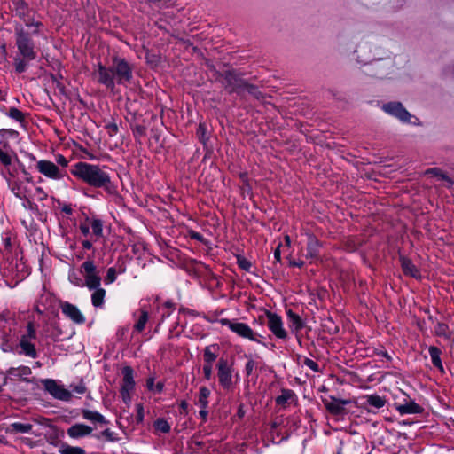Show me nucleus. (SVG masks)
<instances>
[{
	"instance_id": "1",
	"label": "nucleus",
	"mask_w": 454,
	"mask_h": 454,
	"mask_svg": "<svg viewBox=\"0 0 454 454\" xmlns=\"http://www.w3.org/2000/svg\"><path fill=\"white\" fill-rule=\"evenodd\" d=\"M354 59L360 65L371 67L370 74L378 78L388 75L394 67L391 55L376 45L361 43L353 52Z\"/></svg>"
},
{
	"instance_id": "2",
	"label": "nucleus",
	"mask_w": 454,
	"mask_h": 454,
	"mask_svg": "<svg viewBox=\"0 0 454 454\" xmlns=\"http://www.w3.org/2000/svg\"><path fill=\"white\" fill-rule=\"evenodd\" d=\"M106 168L104 166L80 161L74 165L71 173L90 186L103 188L106 192L113 193L114 187Z\"/></svg>"
},
{
	"instance_id": "3",
	"label": "nucleus",
	"mask_w": 454,
	"mask_h": 454,
	"mask_svg": "<svg viewBox=\"0 0 454 454\" xmlns=\"http://www.w3.org/2000/svg\"><path fill=\"white\" fill-rule=\"evenodd\" d=\"M16 44L18 53L14 58V67L16 72L21 74L27 70L28 63L34 60L37 54L32 40L22 30L17 34Z\"/></svg>"
},
{
	"instance_id": "4",
	"label": "nucleus",
	"mask_w": 454,
	"mask_h": 454,
	"mask_svg": "<svg viewBox=\"0 0 454 454\" xmlns=\"http://www.w3.org/2000/svg\"><path fill=\"white\" fill-rule=\"evenodd\" d=\"M257 324L266 325L278 339L286 340L288 336L281 317L265 309H257Z\"/></svg>"
},
{
	"instance_id": "5",
	"label": "nucleus",
	"mask_w": 454,
	"mask_h": 454,
	"mask_svg": "<svg viewBox=\"0 0 454 454\" xmlns=\"http://www.w3.org/2000/svg\"><path fill=\"white\" fill-rule=\"evenodd\" d=\"M82 273L84 276V286H87L90 290L100 286L101 278L98 275L96 266L92 261L88 260L82 263Z\"/></svg>"
},
{
	"instance_id": "6",
	"label": "nucleus",
	"mask_w": 454,
	"mask_h": 454,
	"mask_svg": "<svg viewBox=\"0 0 454 454\" xmlns=\"http://www.w3.org/2000/svg\"><path fill=\"white\" fill-rule=\"evenodd\" d=\"M36 169L40 174L52 180H60L65 174V171L60 169L56 163L48 160H38Z\"/></svg>"
},
{
	"instance_id": "7",
	"label": "nucleus",
	"mask_w": 454,
	"mask_h": 454,
	"mask_svg": "<svg viewBox=\"0 0 454 454\" xmlns=\"http://www.w3.org/2000/svg\"><path fill=\"white\" fill-rule=\"evenodd\" d=\"M122 383L121 386V395L125 403L129 404L131 402V394L135 387L134 372L133 370L126 366L122 369Z\"/></svg>"
},
{
	"instance_id": "8",
	"label": "nucleus",
	"mask_w": 454,
	"mask_h": 454,
	"mask_svg": "<svg viewBox=\"0 0 454 454\" xmlns=\"http://www.w3.org/2000/svg\"><path fill=\"white\" fill-rule=\"evenodd\" d=\"M93 75L99 83L111 90L114 88L116 79L114 68H107L98 63L94 68Z\"/></svg>"
},
{
	"instance_id": "9",
	"label": "nucleus",
	"mask_w": 454,
	"mask_h": 454,
	"mask_svg": "<svg viewBox=\"0 0 454 454\" xmlns=\"http://www.w3.org/2000/svg\"><path fill=\"white\" fill-rule=\"evenodd\" d=\"M219 323L222 325L227 326L231 331L238 334L242 338H246L248 340H254V333L253 330L246 324L238 322L235 320H230L227 318H222L219 320Z\"/></svg>"
},
{
	"instance_id": "10",
	"label": "nucleus",
	"mask_w": 454,
	"mask_h": 454,
	"mask_svg": "<svg viewBox=\"0 0 454 454\" xmlns=\"http://www.w3.org/2000/svg\"><path fill=\"white\" fill-rule=\"evenodd\" d=\"M44 388L49 392L54 398L61 401H69L72 397L70 391L66 389L63 386L59 385L54 380H43L42 381Z\"/></svg>"
},
{
	"instance_id": "11",
	"label": "nucleus",
	"mask_w": 454,
	"mask_h": 454,
	"mask_svg": "<svg viewBox=\"0 0 454 454\" xmlns=\"http://www.w3.org/2000/svg\"><path fill=\"white\" fill-rule=\"evenodd\" d=\"M382 109L396 117L403 122H411L412 115L403 106L400 102H390L383 105Z\"/></svg>"
},
{
	"instance_id": "12",
	"label": "nucleus",
	"mask_w": 454,
	"mask_h": 454,
	"mask_svg": "<svg viewBox=\"0 0 454 454\" xmlns=\"http://www.w3.org/2000/svg\"><path fill=\"white\" fill-rule=\"evenodd\" d=\"M12 4L16 14L23 20L26 26L30 27L35 25L38 27L37 23H34L33 15L29 10L28 4L24 0H13Z\"/></svg>"
},
{
	"instance_id": "13",
	"label": "nucleus",
	"mask_w": 454,
	"mask_h": 454,
	"mask_svg": "<svg viewBox=\"0 0 454 454\" xmlns=\"http://www.w3.org/2000/svg\"><path fill=\"white\" fill-rule=\"evenodd\" d=\"M93 428L83 423H75L67 429V435L73 440H79L92 434Z\"/></svg>"
},
{
	"instance_id": "14",
	"label": "nucleus",
	"mask_w": 454,
	"mask_h": 454,
	"mask_svg": "<svg viewBox=\"0 0 454 454\" xmlns=\"http://www.w3.org/2000/svg\"><path fill=\"white\" fill-rule=\"evenodd\" d=\"M349 403V400L338 399L334 396L323 399L325 407L333 415L343 414L345 411V405L348 404Z\"/></svg>"
},
{
	"instance_id": "15",
	"label": "nucleus",
	"mask_w": 454,
	"mask_h": 454,
	"mask_svg": "<svg viewBox=\"0 0 454 454\" xmlns=\"http://www.w3.org/2000/svg\"><path fill=\"white\" fill-rule=\"evenodd\" d=\"M60 308L62 313L75 324H82L85 322V317L76 306L69 302H63Z\"/></svg>"
},
{
	"instance_id": "16",
	"label": "nucleus",
	"mask_w": 454,
	"mask_h": 454,
	"mask_svg": "<svg viewBox=\"0 0 454 454\" xmlns=\"http://www.w3.org/2000/svg\"><path fill=\"white\" fill-rule=\"evenodd\" d=\"M114 70L115 73V79L117 83L129 82L132 77L131 70L128 63L124 60L116 61Z\"/></svg>"
},
{
	"instance_id": "17",
	"label": "nucleus",
	"mask_w": 454,
	"mask_h": 454,
	"mask_svg": "<svg viewBox=\"0 0 454 454\" xmlns=\"http://www.w3.org/2000/svg\"><path fill=\"white\" fill-rule=\"evenodd\" d=\"M8 184L12 191V192L19 199L25 200H30V195L32 192V188L28 187L27 184L25 182H19V183H11V180L9 179Z\"/></svg>"
},
{
	"instance_id": "18",
	"label": "nucleus",
	"mask_w": 454,
	"mask_h": 454,
	"mask_svg": "<svg viewBox=\"0 0 454 454\" xmlns=\"http://www.w3.org/2000/svg\"><path fill=\"white\" fill-rule=\"evenodd\" d=\"M217 367L220 384L224 388H229L232 383V377L228 363L224 360H220L217 364Z\"/></svg>"
},
{
	"instance_id": "19",
	"label": "nucleus",
	"mask_w": 454,
	"mask_h": 454,
	"mask_svg": "<svg viewBox=\"0 0 454 454\" xmlns=\"http://www.w3.org/2000/svg\"><path fill=\"white\" fill-rule=\"evenodd\" d=\"M133 317L136 319L134 330L139 333L143 332L145 328L146 323L149 320V314L147 309L142 306L140 309L134 312Z\"/></svg>"
},
{
	"instance_id": "20",
	"label": "nucleus",
	"mask_w": 454,
	"mask_h": 454,
	"mask_svg": "<svg viewBox=\"0 0 454 454\" xmlns=\"http://www.w3.org/2000/svg\"><path fill=\"white\" fill-rule=\"evenodd\" d=\"M320 242L313 235L308 236L306 258L316 260L319 256Z\"/></svg>"
},
{
	"instance_id": "21",
	"label": "nucleus",
	"mask_w": 454,
	"mask_h": 454,
	"mask_svg": "<svg viewBox=\"0 0 454 454\" xmlns=\"http://www.w3.org/2000/svg\"><path fill=\"white\" fill-rule=\"evenodd\" d=\"M0 162L3 164L4 168L2 170L1 174L5 178L6 181H9V176H13L12 172L11 171V165L12 162V155L7 152L0 149Z\"/></svg>"
},
{
	"instance_id": "22",
	"label": "nucleus",
	"mask_w": 454,
	"mask_h": 454,
	"mask_svg": "<svg viewBox=\"0 0 454 454\" xmlns=\"http://www.w3.org/2000/svg\"><path fill=\"white\" fill-rule=\"evenodd\" d=\"M396 410L401 415L419 414L423 411V408L414 401H411L403 404H399L396 406Z\"/></svg>"
},
{
	"instance_id": "23",
	"label": "nucleus",
	"mask_w": 454,
	"mask_h": 454,
	"mask_svg": "<svg viewBox=\"0 0 454 454\" xmlns=\"http://www.w3.org/2000/svg\"><path fill=\"white\" fill-rule=\"evenodd\" d=\"M400 262H401L402 270L405 275L411 276L415 278H418L420 277L419 270L412 263V262L410 259H408L404 256H402L400 258Z\"/></svg>"
},
{
	"instance_id": "24",
	"label": "nucleus",
	"mask_w": 454,
	"mask_h": 454,
	"mask_svg": "<svg viewBox=\"0 0 454 454\" xmlns=\"http://www.w3.org/2000/svg\"><path fill=\"white\" fill-rule=\"evenodd\" d=\"M20 347L24 355L32 358L36 357L37 353L35 345L32 343V340L21 337L20 340Z\"/></svg>"
},
{
	"instance_id": "25",
	"label": "nucleus",
	"mask_w": 454,
	"mask_h": 454,
	"mask_svg": "<svg viewBox=\"0 0 454 454\" xmlns=\"http://www.w3.org/2000/svg\"><path fill=\"white\" fill-rule=\"evenodd\" d=\"M32 427L33 426L30 423L14 422L6 428V432L10 434H29L32 433Z\"/></svg>"
},
{
	"instance_id": "26",
	"label": "nucleus",
	"mask_w": 454,
	"mask_h": 454,
	"mask_svg": "<svg viewBox=\"0 0 454 454\" xmlns=\"http://www.w3.org/2000/svg\"><path fill=\"white\" fill-rule=\"evenodd\" d=\"M82 418L86 420H89L93 423H98V424H106L107 420L106 418L96 411L91 410H82Z\"/></svg>"
},
{
	"instance_id": "27",
	"label": "nucleus",
	"mask_w": 454,
	"mask_h": 454,
	"mask_svg": "<svg viewBox=\"0 0 454 454\" xmlns=\"http://www.w3.org/2000/svg\"><path fill=\"white\" fill-rule=\"evenodd\" d=\"M428 352H429V355H430V357H431V360H432V364L441 372H443L444 369H443V365H442V360H441V357H440L441 354H442V351L437 347L430 346L428 348Z\"/></svg>"
},
{
	"instance_id": "28",
	"label": "nucleus",
	"mask_w": 454,
	"mask_h": 454,
	"mask_svg": "<svg viewBox=\"0 0 454 454\" xmlns=\"http://www.w3.org/2000/svg\"><path fill=\"white\" fill-rule=\"evenodd\" d=\"M287 317L290 321V328L294 331H300L303 328L304 324L299 315L289 309L287 311Z\"/></svg>"
},
{
	"instance_id": "29",
	"label": "nucleus",
	"mask_w": 454,
	"mask_h": 454,
	"mask_svg": "<svg viewBox=\"0 0 454 454\" xmlns=\"http://www.w3.org/2000/svg\"><path fill=\"white\" fill-rule=\"evenodd\" d=\"M294 396H295V395H294V391L289 390V389H284V390H282L281 395L276 398V403L278 405L285 406V405L290 403L291 402H293L294 399Z\"/></svg>"
},
{
	"instance_id": "30",
	"label": "nucleus",
	"mask_w": 454,
	"mask_h": 454,
	"mask_svg": "<svg viewBox=\"0 0 454 454\" xmlns=\"http://www.w3.org/2000/svg\"><path fill=\"white\" fill-rule=\"evenodd\" d=\"M94 292L91 295V302L94 307H100L104 303L106 291L103 288L98 287L93 289Z\"/></svg>"
},
{
	"instance_id": "31",
	"label": "nucleus",
	"mask_w": 454,
	"mask_h": 454,
	"mask_svg": "<svg viewBox=\"0 0 454 454\" xmlns=\"http://www.w3.org/2000/svg\"><path fill=\"white\" fill-rule=\"evenodd\" d=\"M209 395L210 390L206 387H201L198 395L197 405L200 408H207Z\"/></svg>"
},
{
	"instance_id": "32",
	"label": "nucleus",
	"mask_w": 454,
	"mask_h": 454,
	"mask_svg": "<svg viewBox=\"0 0 454 454\" xmlns=\"http://www.w3.org/2000/svg\"><path fill=\"white\" fill-rule=\"evenodd\" d=\"M365 398L369 405L377 409H380L386 404V399L379 395H368Z\"/></svg>"
},
{
	"instance_id": "33",
	"label": "nucleus",
	"mask_w": 454,
	"mask_h": 454,
	"mask_svg": "<svg viewBox=\"0 0 454 454\" xmlns=\"http://www.w3.org/2000/svg\"><path fill=\"white\" fill-rule=\"evenodd\" d=\"M5 115L15 120L16 121L22 122L24 121V114L21 111L15 107H12L9 110L4 108L1 110Z\"/></svg>"
},
{
	"instance_id": "34",
	"label": "nucleus",
	"mask_w": 454,
	"mask_h": 454,
	"mask_svg": "<svg viewBox=\"0 0 454 454\" xmlns=\"http://www.w3.org/2000/svg\"><path fill=\"white\" fill-rule=\"evenodd\" d=\"M47 193L41 187H34L31 192L30 200L43 201L46 200Z\"/></svg>"
},
{
	"instance_id": "35",
	"label": "nucleus",
	"mask_w": 454,
	"mask_h": 454,
	"mask_svg": "<svg viewBox=\"0 0 454 454\" xmlns=\"http://www.w3.org/2000/svg\"><path fill=\"white\" fill-rule=\"evenodd\" d=\"M68 280L71 284H73L75 286L82 287L84 286V282L82 278L78 276L76 271L74 270H70L68 273Z\"/></svg>"
},
{
	"instance_id": "36",
	"label": "nucleus",
	"mask_w": 454,
	"mask_h": 454,
	"mask_svg": "<svg viewBox=\"0 0 454 454\" xmlns=\"http://www.w3.org/2000/svg\"><path fill=\"white\" fill-rule=\"evenodd\" d=\"M90 228L95 236L101 237L103 235V223L99 219H92Z\"/></svg>"
},
{
	"instance_id": "37",
	"label": "nucleus",
	"mask_w": 454,
	"mask_h": 454,
	"mask_svg": "<svg viewBox=\"0 0 454 454\" xmlns=\"http://www.w3.org/2000/svg\"><path fill=\"white\" fill-rule=\"evenodd\" d=\"M435 333L438 336H443L446 339L450 338V333L449 326L444 323H438L435 326Z\"/></svg>"
},
{
	"instance_id": "38",
	"label": "nucleus",
	"mask_w": 454,
	"mask_h": 454,
	"mask_svg": "<svg viewBox=\"0 0 454 454\" xmlns=\"http://www.w3.org/2000/svg\"><path fill=\"white\" fill-rule=\"evenodd\" d=\"M426 174H431L436 177H438L439 179H442V180H444L446 182H448L449 184H452V181L450 180V178H449L440 168H429L426 171Z\"/></svg>"
},
{
	"instance_id": "39",
	"label": "nucleus",
	"mask_w": 454,
	"mask_h": 454,
	"mask_svg": "<svg viewBox=\"0 0 454 454\" xmlns=\"http://www.w3.org/2000/svg\"><path fill=\"white\" fill-rule=\"evenodd\" d=\"M154 427L156 430L162 432V433H168L170 430L169 424L164 419H158L154 422Z\"/></svg>"
},
{
	"instance_id": "40",
	"label": "nucleus",
	"mask_w": 454,
	"mask_h": 454,
	"mask_svg": "<svg viewBox=\"0 0 454 454\" xmlns=\"http://www.w3.org/2000/svg\"><path fill=\"white\" fill-rule=\"evenodd\" d=\"M61 454H85V450L81 447L63 446L60 450Z\"/></svg>"
},
{
	"instance_id": "41",
	"label": "nucleus",
	"mask_w": 454,
	"mask_h": 454,
	"mask_svg": "<svg viewBox=\"0 0 454 454\" xmlns=\"http://www.w3.org/2000/svg\"><path fill=\"white\" fill-rule=\"evenodd\" d=\"M204 359L206 364H212L216 359V355L212 351L210 347H207L204 351Z\"/></svg>"
},
{
	"instance_id": "42",
	"label": "nucleus",
	"mask_w": 454,
	"mask_h": 454,
	"mask_svg": "<svg viewBox=\"0 0 454 454\" xmlns=\"http://www.w3.org/2000/svg\"><path fill=\"white\" fill-rule=\"evenodd\" d=\"M0 136L3 138H12L17 139L19 133L16 130L13 129H1L0 130Z\"/></svg>"
},
{
	"instance_id": "43",
	"label": "nucleus",
	"mask_w": 454,
	"mask_h": 454,
	"mask_svg": "<svg viewBox=\"0 0 454 454\" xmlns=\"http://www.w3.org/2000/svg\"><path fill=\"white\" fill-rule=\"evenodd\" d=\"M303 364L315 372H320L319 365L312 359L305 358Z\"/></svg>"
},
{
	"instance_id": "44",
	"label": "nucleus",
	"mask_w": 454,
	"mask_h": 454,
	"mask_svg": "<svg viewBox=\"0 0 454 454\" xmlns=\"http://www.w3.org/2000/svg\"><path fill=\"white\" fill-rule=\"evenodd\" d=\"M116 279V270L114 268H109L107 270L106 277L105 278L106 284H111Z\"/></svg>"
},
{
	"instance_id": "45",
	"label": "nucleus",
	"mask_w": 454,
	"mask_h": 454,
	"mask_svg": "<svg viewBox=\"0 0 454 454\" xmlns=\"http://www.w3.org/2000/svg\"><path fill=\"white\" fill-rule=\"evenodd\" d=\"M237 262L239 266L245 270H248L251 267V263L243 256H238Z\"/></svg>"
},
{
	"instance_id": "46",
	"label": "nucleus",
	"mask_w": 454,
	"mask_h": 454,
	"mask_svg": "<svg viewBox=\"0 0 454 454\" xmlns=\"http://www.w3.org/2000/svg\"><path fill=\"white\" fill-rule=\"evenodd\" d=\"M206 132H207V128H206L205 124L200 123L198 129H197V134L200 137V140L203 143H205V141H206Z\"/></svg>"
},
{
	"instance_id": "47",
	"label": "nucleus",
	"mask_w": 454,
	"mask_h": 454,
	"mask_svg": "<svg viewBox=\"0 0 454 454\" xmlns=\"http://www.w3.org/2000/svg\"><path fill=\"white\" fill-rule=\"evenodd\" d=\"M21 337H24V338H27V339L32 340L35 339V331L34 329L32 323H29L27 325V334H24Z\"/></svg>"
},
{
	"instance_id": "48",
	"label": "nucleus",
	"mask_w": 454,
	"mask_h": 454,
	"mask_svg": "<svg viewBox=\"0 0 454 454\" xmlns=\"http://www.w3.org/2000/svg\"><path fill=\"white\" fill-rule=\"evenodd\" d=\"M106 129L110 136H114L118 132V126L115 122L106 124Z\"/></svg>"
},
{
	"instance_id": "49",
	"label": "nucleus",
	"mask_w": 454,
	"mask_h": 454,
	"mask_svg": "<svg viewBox=\"0 0 454 454\" xmlns=\"http://www.w3.org/2000/svg\"><path fill=\"white\" fill-rule=\"evenodd\" d=\"M203 372H204L205 378L207 380H210L211 377H212V372H213V366H212V364H206L203 366Z\"/></svg>"
},
{
	"instance_id": "50",
	"label": "nucleus",
	"mask_w": 454,
	"mask_h": 454,
	"mask_svg": "<svg viewBox=\"0 0 454 454\" xmlns=\"http://www.w3.org/2000/svg\"><path fill=\"white\" fill-rule=\"evenodd\" d=\"M31 373V370L29 367H22V368H18V369H15L13 371V374L14 375H20V374H22V375H25V376H27Z\"/></svg>"
},
{
	"instance_id": "51",
	"label": "nucleus",
	"mask_w": 454,
	"mask_h": 454,
	"mask_svg": "<svg viewBox=\"0 0 454 454\" xmlns=\"http://www.w3.org/2000/svg\"><path fill=\"white\" fill-rule=\"evenodd\" d=\"M56 162L58 165L61 166L62 168H67L68 165V160L61 154H59L57 156Z\"/></svg>"
},
{
	"instance_id": "52",
	"label": "nucleus",
	"mask_w": 454,
	"mask_h": 454,
	"mask_svg": "<svg viewBox=\"0 0 454 454\" xmlns=\"http://www.w3.org/2000/svg\"><path fill=\"white\" fill-rule=\"evenodd\" d=\"M114 432L111 431L109 428L107 429H105L103 432H102V435L104 437H106L107 440L109 441H114Z\"/></svg>"
},
{
	"instance_id": "53",
	"label": "nucleus",
	"mask_w": 454,
	"mask_h": 454,
	"mask_svg": "<svg viewBox=\"0 0 454 454\" xmlns=\"http://www.w3.org/2000/svg\"><path fill=\"white\" fill-rule=\"evenodd\" d=\"M254 365V361L250 358L246 364V372L247 375H250L253 372Z\"/></svg>"
},
{
	"instance_id": "54",
	"label": "nucleus",
	"mask_w": 454,
	"mask_h": 454,
	"mask_svg": "<svg viewBox=\"0 0 454 454\" xmlns=\"http://www.w3.org/2000/svg\"><path fill=\"white\" fill-rule=\"evenodd\" d=\"M90 224H88V223H82L80 225V231H82V233L84 236H87L90 233Z\"/></svg>"
},
{
	"instance_id": "55",
	"label": "nucleus",
	"mask_w": 454,
	"mask_h": 454,
	"mask_svg": "<svg viewBox=\"0 0 454 454\" xmlns=\"http://www.w3.org/2000/svg\"><path fill=\"white\" fill-rule=\"evenodd\" d=\"M137 416H138L139 419L142 420L143 417H144V409H143V405L141 403L137 404Z\"/></svg>"
},
{
	"instance_id": "56",
	"label": "nucleus",
	"mask_w": 454,
	"mask_h": 454,
	"mask_svg": "<svg viewBox=\"0 0 454 454\" xmlns=\"http://www.w3.org/2000/svg\"><path fill=\"white\" fill-rule=\"evenodd\" d=\"M268 372L269 375L270 376V379L274 380L275 375H274L273 372L270 368L261 367L260 368V372Z\"/></svg>"
},
{
	"instance_id": "57",
	"label": "nucleus",
	"mask_w": 454,
	"mask_h": 454,
	"mask_svg": "<svg viewBox=\"0 0 454 454\" xmlns=\"http://www.w3.org/2000/svg\"><path fill=\"white\" fill-rule=\"evenodd\" d=\"M207 408H200V416L204 419L206 420L207 419Z\"/></svg>"
},
{
	"instance_id": "58",
	"label": "nucleus",
	"mask_w": 454,
	"mask_h": 454,
	"mask_svg": "<svg viewBox=\"0 0 454 454\" xmlns=\"http://www.w3.org/2000/svg\"><path fill=\"white\" fill-rule=\"evenodd\" d=\"M290 265L301 268L304 265V262L301 260L293 261L290 262Z\"/></svg>"
},
{
	"instance_id": "59",
	"label": "nucleus",
	"mask_w": 454,
	"mask_h": 454,
	"mask_svg": "<svg viewBox=\"0 0 454 454\" xmlns=\"http://www.w3.org/2000/svg\"><path fill=\"white\" fill-rule=\"evenodd\" d=\"M74 391L77 394H83L85 392V387L82 385L77 386L75 387Z\"/></svg>"
},
{
	"instance_id": "60",
	"label": "nucleus",
	"mask_w": 454,
	"mask_h": 454,
	"mask_svg": "<svg viewBox=\"0 0 454 454\" xmlns=\"http://www.w3.org/2000/svg\"><path fill=\"white\" fill-rule=\"evenodd\" d=\"M82 245L86 249H90L92 247V243L89 240L82 241Z\"/></svg>"
},
{
	"instance_id": "61",
	"label": "nucleus",
	"mask_w": 454,
	"mask_h": 454,
	"mask_svg": "<svg viewBox=\"0 0 454 454\" xmlns=\"http://www.w3.org/2000/svg\"><path fill=\"white\" fill-rule=\"evenodd\" d=\"M274 257L276 258V260L279 261L280 260V247L279 246L276 248L275 252H274Z\"/></svg>"
},
{
	"instance_id": "62",
	"label": "nucleus",
	"mask_w": 454,
	"mask_h": 454,
	"mask_svg": "<svg viewBox=\"0 0 454 454\" xmlns=\"http://www.w3.org/2000/svg\"><path fill=\"white\" fill-rule=\"evenodd\" d=\"M156 389L158 392H161L163 389V383H160V382L157 383Z\"/></svg>"
},
{
	"instance_id": "63",
	"label": "nucleus",
	"mask_w": 454,
	"mask_h": 454,
	"mask_svg": "<svg viewBox=\"0 0 454 454\" xmlns=\"http://www.w3.org/2000/svg\"><path fill=\"white\" fill-rule=\"evenodd\" d=\"M147 387H148L149 389H153V379H150L147 381Z\"/></svg>"
},
{
	"instance_id": "64",
	"label": "nucleus",
	"mask_w": 454,
	"mask_h": 454,
	"mask_svg": "<svg viewBox=\"0 0 454 454\" xmlns=\"http://www.w3.org/2000/svg\"><path fill=\"white\" fill-rule=\"evenodd\" d=\"M5 97L6 94L4 91L0 90V101L5 100Z\"/></svg>"
}]
</instances>
